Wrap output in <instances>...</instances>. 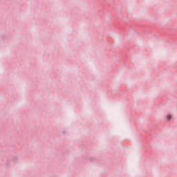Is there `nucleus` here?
Returning a JSON list of instances; mask_svg holds the SVG:
<instances>
[{"label":"nucleus","mask_w":177,"mask_h":177,"mask_svg":"<svg viewBox=\"0 0 177 177\" xmlns=\"http://www.w3.org/2000/svg\"><path fill=\"white\" fill-rule=\"evenodd\" d=\"M171 118H172V116H171V115H168L167 116V120L168 121H169V120H171Z\"/></svg>","instance_id":"f257e3e1"}]
</instances>
